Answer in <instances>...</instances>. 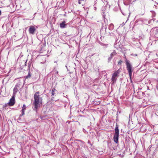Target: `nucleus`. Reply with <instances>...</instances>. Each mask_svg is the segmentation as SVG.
Instances as JSON below:
<instances>
[{
  "instance_id": "obj_1",
  "label": "nucleus",
  "mask_w": 158,
  "mask_h": 158,
  "mask_svg": "<svg viewBox=\"0 0 158 158\" xmlns=\"http://www.w3.org/2000/svg\"><path fill=\"white\" fill-rule=\"evenodd\" d=\"M34 101L33 104L34 105V110L36 112L37 111V109L40 107V105L42 103V98L40 96V92H36L34 95Z\"/></svg>"
},
{
  "instance_id": "obj_2",
  "label": "nucleus",
  "mask_w": 158,
  "mask_h": 158,
  "mask_svg": "<svg viewBox=\"0 0 158 158\" xmlns=\"http://www.w3.org/2000/svg\"><path fill=\"white\" fill-rule=\"evenodd\" d=\"M127 69L128 71L129 76L131 77L132 73V66L130 63V61L127 59L125 60Z\"/></svg>"
},
{
  "instance_id": "obj_3",
  "label": "nucleus",
  "mask_w": 158,
  "mask_h": 158,
  "mask_svg": "<svg viewBox=\"0 0 158 158\" xmlns=\"http://www.w3.org/2000/svg\"><path fill=\"white\" fill-rule=\"evenodd\" d=\"M120 72L119 69L114 72L112 75V77L111 79L113 83H115L117 79V78L118 77L119 75Z\"/></svg>"
},
{
  "instance_id": "obj_4",
  "label": "nucleus",
  "mask_w": 158,
  "mask_h": 158,
  "mask_svg": "<svg viewBox=\"0 0 158 158\" xmlns=\"http://www.w3.org/2000/svg\"><path fill=\"white\" fill-rule=\"evenodd\" d=\"M36 27L34 26H30L29 27L28 30L29 33L30 34L34 35L35 34V31H36Z\"/></svg>"
},
{
  "instance_id": "obj_5",
  "label": "nucleus",
  "mask_w": 158,
  "mask_h": 158,
  "mask_svg": "<svg viewBox=\"0 0 158 158\" xmlns=\"http://www.w3.org/2000/svg\"><path fill=\"white\" fill-rule=\"evenodd\" d=\"M15 103V96L13 95L12 97L10 99L8 104L10 106H13Z\"/></svg>"
},
{
  "instance_id": "obj_6",
  "label": "nucleus",
  "mask_w": 158,
  "mask_h": 158,
  "mask_svg": "<svg viewBox=\"0 0 158 158\" xmlns=\"http://www.w3.org/2000/svg\"><path fill=\"white\" fill-rule=\"evenodd\" d=\"M151 33H152L154 35L156 38H158V29L155 28L151 30Z\"/></svg>"
},
{
  "instance_id": "obj_7",
  "label": "nucleus",
  "mask_w": 158,
  "mask_h": 158,
  "mask_svg": "<svg viewBox=\"0 0 158 158\" xmlns=\"http://www.w3.org/2000/svg\"><path fill=\"white\" fill-rule=\"evenodd\" d=\"M118 135H114L113 139L114 142L116 143H118Z\"/></svg>"
},
{
  "instance_id": "obj_8",
  "label": "nucleus",
  "mask_w": 158,
  "mask_h": 158,
  "mask_svg": "<svg viewBox=\"0 0 158 158\" xmlns=\"http://www.w3.org/2000/svg\"><path fill=\"white\" fill-rule=\"evenodd\" d=\"M65 23L66 22L65 21H64L60 23V27L61 28H66L67 24H66Z\"/></svg>"
},
{
  "instance_id": "obj_9",
  "label": "nucleus",
  "mask_w": 158,
  "mask_h": 158,
  "mask_svg": "<svg viewBox=\"0 0 158 158\" xmlns=\"http://www.w3.org/2000/svg\"><path fill=\"white\" fill-rule=\"evenodd\" d=\"M119 130L118 129V126L117 124H116L115 129V133L114 134L119 135Z\"/></svg>"
},
{
  "instance_id": "obj_10",
  "label": "nucleus",
  "mask_w": 158,
  "mask_h": 158,
  "mask_svg": "<svg viewBox=\"0 0 158 158\" xmlns=\"http://www.w3.org/2000/svg\"><path fill=\"white\" fill-rule=\"evenodd\" d=\"M131 2V0H124V4L126 5H128L130 4Z\"/></svg>"
},
{
  "instance_id": "obj_11",
  "label": "nucleus",
  "mask_w": 158,
  "mask_h": 158,
  "mask_svg": "<svg viewBox=\"0 0 158 158\" xmlns=\"http://www.w3.org/2000/svg\"><path fill=\"white\" fill-rule=\"evenodd\" d=\"M114 27V25L112 23L110 24L108 27L109 29L110 30L112 31L113 30Z\"/></svg>"
},
{
  "instance_id": "obj_12",
  "label": "nucleus",
  "mask_w": 158,
  "mask_h": 158,
  "mask_svg": "<svg viewBox=\"0 0 158 158\" xmlns=\"http://www.w3.org/2000/svg\"><path fill=\"white\" fill-rule=\"evenodd\" d=\"M18 90V89L16 87V86H15L13 89V95H14V96H15V94L17 92Z\"/></svg>"
},
{
  "instance_id": "obj_13",
  "label": "nucleus",
  "mask_w": 158,
  "mask_h": 158,
  "mask_svg": "<svg viewBox=\"0 0 158 158\" xmlns=\"http://www.w3.org/2000/svg\"><path fill=\"white\" fill-rule=\"evenodd\" d=\"M31 76V74L30 73V69H29V71H28V73L27 76L25 77V78L26 79H27L28 78H29Z\"/></svg>"
},
{
  "instance_id": "obj_14",
  "label": "nucleus",
  "mask_w": 158,
  "mask_h": 158,
  "mask_svg": "<svg viewBox=\"0 0 158 158\" xmlns=\"http://www.w3.org/2000/svg\"><path fill=\"white\" fill-rule=\"evenodd\" d=\"M56 91L55 88H53L52 90V96H54L55 93V92Z\"/></svg>"
},
{
  "instance_id": "obj_15",
  "label": "nucleus",
  "mask_w": 158,
  "mask_h": 158,
  "mask_svg": "<svg viewBox=\"0 0 158 158\" xmlns=\"http://www.w3.org/2000/svg\"><path fill=\"white\" fill-rule=\"evenodd\" d=\"M116 53L115 51H113V52L111 53L110 54V56H112V57L116 55Z\"/></svg>"
},
{
  "instance_id": "obj_16",
  "label": "nucleus",
  "mask_w": 158,
  "mask_h": 158,
  "mask_svg": "<svg viewBox=\"0 0 158 158\" xmlns=\"http://www.w3.org/2000/svg\"><path fill=\"white\" fill-rule=\"evenodd\" d=\"M151 12L152 13V17H155V16L156 15L155 12L153 11H151Z\"/></svg>"
},
{
  "instance_id": "obj_17",
  "label": "nucleus",
  "mask_w": 158,
  "mask_h": 158,
  "mask_svg": "<svg viewBox=\"0 0 158 158\" xmlns=\"http://www.w3.org/2000/svg\"><path fill=\"white\" fill-rule=\"evenodd\" d=\"M26 106L25 104H24L21 110H24L25 111L26 109Z\"/></svg>"
},
{
  "instance_id": "obj_18",
  "label": "nucleus",
  "mask_w": 158,
  "mask_h": 158,
  "mask_svg": "<svg viewBox=\"0 0 158 158\" xmlns=\"http://www.w3.org/2000/svg\"><path fill=\"white\" fill-rule=\"evenodd\" d=\"M112 58V57L110 56L108 58V62H109L110 61L111 59Z\"/></svg>"
},
{
  "instance_id": "obj_19",
  "label": "nucleus",
  "mask_w": 158,
  "mask_h": 158,
  "mask_svg": "<svg viewBox=\"0 0 158 158\" xmlns=\"http://www.w3.org/2000/svg\"><path fill=\"white\" fill-rule=\"evenodd\" d=\"M22 111V114L20 115V116H22L24 114V112L25 111L24 110H21Z\"/></svg>"
},
{
  "instance_id": "obj_20",
  "label": "nucleus",
  "mask_w": 158,
  "mask_h": 158,
  "mask_svg": "<svg viewBox=\"0 0 158 158\" xmlns=\"http://www.w3.org/2000/svg\"><path fill=\"white\" fill-rule=\"evenodd\" d=\"M122 62V60H120L118 62V64H121Z\"/></svg>"
},
{
  "instance_id": "obj_21",
  "label": "nucleus",
  "mask_w": 158,
  "mask_h": 158,
  "mask_svg": "<svg viewBox=\"0 0 158 158\" xmlns=\"http://www.w3.org/2000/svg\"><path fill=\"white\" fill-rule=\"evenodd\" d=\"M21 116H20V115H19V117L18 118L17 120H21Z\"/></svg>"
},
{
  "instance_id": "obj_22",
  "label": "nucleus",
  "mask_w": 158,
  "mask_h": 158,
  "mask_svg": "<svg viewBox=\"0 0 158 158\" xmlns=\"http://www.w3.org/2000/svg\"><path fill=\"white\" fill-rule=\"evenodd\" d=\"M155 2L157 4H158V0H155Z\"/></svg>"
},
{
  "instance_id": "obj_23",
  "label": "nucleus",
  "mask_w": 158,
  "mask_h": 158,
  "mask_svg": "<svg viewBox=\"0 0 158 158\" xmlns=\"http://www.w3.org/2000/svg\"><path fill=\"white\" fill-rule=\"evenodd\" d=\"M53 99H54V97H52L51 99V101H54V100Z\"/></svg>"
},
{
  "instance_id": "obj_24",
  "label": "nucleus",
  "mask_w": 158,
  "mask_h": 158,
  "mask_svg": "<svg viewBox=\"0 0 158 158\" xmlns=\"http://www.w3.org/2000/svg\"><path fill=\"white\" fill-rule=\"evenodd\" d=\"M88 143L89 144H90V145L91 144V143H90V141L89 140H88Z\"/></svg>"
},
{
  "instance_id": "obj_25",
  "label": "nucleus",
  "mask_w": 158,
  "mask_h": 158,
  "mask_svg": "<svg viewBox=\"0 0 158 158\" xmlns=\"http://www.w3.org/2000/svg\"><path fill=\"white\" fill-rule=\"evenodd\" d=\"M80 1V0H78V3L79 4H81V3Z\"/></svg>"
},
{
  "instance_id": "obj_26",
  "label": "nucleus",
  "mask_w": 158,
  "mask_h": 158,
  "mask_svg": "<svg viewBox=\"0 0 158 158\" xmlns=\"http://www.w3.org/2000/svg\"><path fill=\"white\" fill-rule=\"evenodd\" d=\"M96 9H96V7H94V10H96Z\"/></svg>"
},
{
  "instance_id": "obj_27",
  "label": "nucleus",
  "mask_w": 158,
  "mask_h": 158,
  "mask_svg": "<svg viewBox=\"0 0 158 158\" xmlns=\"http://www.w3.org/2000/svg\"><path fill=\"white\" fill-rule=\"evenodd\" d=\"M114 47H115V48H117V44H115L114 45Z\"/></svg>"
},
{
  "instance_id": "obj_28",
  "label": "nucleus",
  "mask_w": 158,
  "mask_h": 158,
  "mask_svg": "<svg viewBox=\"0 0 158 158\" xmlns=\"http://www.w3.org/2000/svg\"><path fill=\"white\" fill-rule=\"evenodd\" d=\"M56 74H58V71L57 72H56Z\"/></svg>"
},
{
  "instance_id": "obj_29",
  "label": "nucleus",
  "mask_w": 158,
  "mask_h": 158,
  "mask_svg": "<svg viewBox=\"0 0 158 158\" xmlns=\"http://www.w3.org/2000/svg\"><path fill=\"white\" fill-rule=\"evenodd\" d=\"M26 63H27L26 62H25L24 63V64H25V65H26Z\"/></svg>"
},
{
  "instance_id": "obj_30",
  "label": "nucleus",
  "mask_w": 158,
  "mask_h": 158,
  "mask_svg": "<svg viewBox=\"0 0 158 158\" xmlns=\"http://www.w3.org/2000/svg\"><path fill=\"white\" fill-rule=\"evenodd\" d=\"M154 6H155V7H156H156H157V6H156V5H154Z\"/></svg>"
},
{
  "instance_id": "obj_31",
  "label": "nucleus",
  "mask_w": 158,
  "mask_h": 158,
  "mask_svg": "<svg viewBox=\"0 0 158 158\" xmlns=\"http://www.w3.org/2000/svg\"><path fill=\"white\" fill-rule=\"evenodd\" d=\"M1 10H0V15H1Z\"/></svg>"
},
{
  "instance_id": "obj_32",
  "label": "nucleus",
  "mask_w": 158,
  "mask_h": 158,
  "mask_svg": "<svg viewBox=\"0 0 158 158\" xmlns=\"http://www.w3.org/2000/svg\"><path fill=\"white\" fill-rule=\"evenodd\" d=\"M122 14L124 15H125L124 14V13H122Z\"/></svg>"
},
{
  "instance_id": "obj_33",
  "label": "nucleus",
  "mask_w": 158,
  "mask_h": 158,
  "mask_svg": "<svg viewBox=\"0 0 158 158\" xmlns=\"http://www.w3.org/2000/svg\"><path fill=\"white\" fill-rule=\"evenodd\" d=\"M144 94V92H142V94Z\"/></svg>"
},
{
  "instance_id": "obj_34",
  "label": "nucleus",
  "mask_w": 158,
  "mask_h": 158,
  "mask_svg": "<svg viewBox=\"0 0 158 158\" xmlns=\"http://www.w3.org/2000/svg\"><path fill=\"white\" fill-rule=\"evenodd\" d=\"M106 1V2H107V4H108V2H107V1Z\"/></svg>"
},
{
  "instance_id": "obj_35",
  "label": "nucleus",
  "mask_w": 158,
  "mask_h": 158,
  "mask_svg": "<svg viewBox=\"0 0 158 158\" xmlns=\"http://www.w3.org/2000/svg\"><path fill=\"white\" fill-rule=\"evenodd\" d=\"M105 28V30H106V27Z\"/></svg>"
}]
</instances>
